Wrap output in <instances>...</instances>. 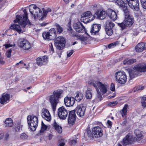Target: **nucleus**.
Segmentation results:
<instances>
[{
  "label": "nucleus",
  "mask_w": 146,
  "mask_h": 146,
  "mask_svg": "<svg viewBox=\"0 0 146 146\" xmlns=\"http://www.w3.org/2000/svg\"><path fill=\"white\" fill-rule=\"evenodd\" d=\"M123 11L124 20L121 23H118L117 25L121 29L123 30L126 29L127 27H130L132 25L134 22V19L130 10H123Z\"/></svg>",
  "instance_id": "1"
},
{
  "label": "nucleus",
  "mask_w": 146,
  "mask_h": 146,
  "mask_svg": "<svg viewBox=\"0 0 146 146\" xmlns=\"http://www.w3.org/2000/svg\"><path fill=\"white\" fill-rule=\"evenodd\" d=\"M26 10H23L24 14L22 17L19 15H16V19L14 21L15 23H18L23 28H24L27 25H32L28 18V14Z\"/></svg>",
  "instance_id": "2"
},
{
  "label": "nucleus",
  "mask_w": 146,
  "mask_h": 146,
  "mask_svg": "<svg viewBox=\"0 0 146 146\" xmlns=\"http://www.w3.org/2000/svg\"><path fill=\"white\" fill-rule=\"evenodd\" d=\"M29 10V11L35 19H38L39 20L42 21L46 17L48 12L51 11V10Z\"/></svg>",
  "instance_id": "3"
},
{
  "label": "nucleus",
  "mask_w": 146,
  "mask_h": 146,
  "mask_svg": "<svg viewBox=\"0 0 146 146\" xmlns=\"http://www.w3.org/2000/svg\"><path fill=\"white\" fill-rule=\"evenodd\" d=\"M27 119L30 129L33 131H35L38 125V117L33 115H29Z\"/></svg>",
  "instance_id": "4"
},
{
  "label": "nucleus",
  "mask_w": 146,
  "mask_h": 146,
  "mask_svg": "<svg viewBox=\"0 0 146 146\" xmlns=\"http://www.w3.org/2000/svg\"><path fill=\"white\" fill-rule=\"evenodd\" d=\"M61 93L60 92H54L53 95L51 96L50 98V102L52 106L53 111L56 110V107L58 103V99Z\"/></svg>",
  "instance_id": "5"
},
{
  "label": "nucleus",
  "mask_w": 146,
  "mask_h": 146,
  "mask_svg": "<svg viewBox=\"0 0 146 146\" xmlns=\"http://www.w3.org/2000/svg\"><path fill=\"white\" fill-rule=\"evenodd\" d=\"M44 38L47 40L54 39L56 36V30L54 28L51 29L48 32H44L42 34Z\"/></svg>",
  "instance_id": "6"
},
{
  "label": "nucleus",
  "mask_w": 146,
  "mask_h": 146,
  "mask_svg": "<svg viewBox=\"0 0 146 146\" xmlns=\"http://www.w3.org/2000/svg\"><path fill=\"white\" fill-rule=\"evenodd\" d=\"M126 77L125 72L123 71H118L115 74L116 81L122 84L125 83L127 81Z\"/></svg>",
  "instance_id": "7"
},
{
  "label": "nucleus",
  "mask_w": 146,
  "mask_h": 146,
  "mask_svg": "<svg viewBox=\"0 0 146 146\" xmlns=\"http://www.w3.org/2000/svg\"><path fill=\"white\" fill-rule=\"evenodd\" d=\"M65 40L62 36L57 37L54 40V45L57 49L62 50L64 47Z\"/></svg>",
  "instance_id": "8"
},
{
  "label": "nucleus",
  "mask_w": 146,
  "mask_h": 146,
  "mask_svg": "<svg viewBox=\"0 0 146 146\" xmlns=\"http://www.w3.org/2000/svg\"><path fill=\"white\" fill-rule=\"evenodd\" d=\"M68 111L63 106L59 108L58 109V113L59 118L62 119H66L68 116Z\"/></svg>",
  "instance_id": "9"
},
{
  "label": "nucleus",
  "mask_w": 146,
  "mask_h": 146,
  "mask_svg": "<svg viewBox=\"0 0 146 146\" xmlns=\"http://www.w3.org/2000/svg\"><path fill=\"white\" fill-rule=\"evenodd\" d=\"M92 15L91 13L89 11H87L82 13L81 15V21L82 22L85 23L89 22L90 21L94 19L95 17L93 16L92 18L90 19V18H88Z\"/></svg>",
  "instance_id": "10"
},
{
  "label": "nucleus",
  "mask_w": 146,
  "mask_h": 146,
  "mask_svg": "<svg viewBox=\"0 0 146 146\" xmlns=\"http://www.w3.org/2000/svg\"><path fill=\"white\" fill-rule=\"evenodd\" d=\"M86 107L82 104L78 105L74 110L76 112L77 115L82 117L84 116L85 113Z\"/></svg>",
  "instance_id": "11"
},
{
  "label": "nucleus",
  "mask_w": 146,
  "mask_h": 146,
  "mask_svg": "<svg viewBox=\"0 0 146 146\" xmlns=\"http://www.w3.org/2000/svg\"><path fill=\"white\" fill-rule=\"evenodd\" d=\"M20 42L19 44V46L25 50H28L29 49L31 45L29 42L26 39H20Z\"/></svg>",
  "instance_id": "12"
},
{
  "label": "nucleus",
  "mask_w": 146,
  "mask_h": 146,
  "mask_svg": "<svg viewBox=\"0 0 146 146\" xmlns=\"http://www.w3.org/2000/svg\"><path fill=\"white\" fill-rule=\"evenodd\" d=\"M92 132L96 138L102 137L103 135V130L100 127L97 126L94 127L92 129Z\"/></svg>",
  "instance_id": "13"
},
{
  "label": "nucleus",
  "mask_w": 146,
  "mask_h": 146,
  "mask_svg": "<svg viewBox=\"0 0 146 146\" xmlns=\"http://www.w3.org/2000/svg\"><path fill=\"white\" fill-rule=\"evenodd\" d=\"M76 117L75 110H73L70 111L68 115V122L70 125H72L74 124Z\"/></svg>",
  "instance_id": "14"
},
{
  "label": "nucleus",
  "mask_w": 146,
  "mask_h": 146,
  "mask_svg": "<svg viewBox=\"0 0 146 146\" xmlns=\"http://www.w3.org/2000/svg\"><path fill=\"white\" fill-rule=\"evenodd\" d=\"M134 142L132 135L129 133L123 139L122 143L123 145H126L132 143Z\"/></svg>",
  "instance_id": "15"
},
{
  "label": "nucleus",
  "mask_w": 146,
  "mask_h": 146,
  "mask_svg": "<svg viewBox=\"0 0 146 146\" xmlns=\"http://www.w3.org/2000/svg\"><path fill=\"white\" fill-rule=\"evenodd\" d=\"M129 6L132 9H139V2L138 0H126Z\"/></svg>",
  "instance_id": "16"
},
{
  "label": "nucleus",
  "mask_w": 146,
  "mask_h": 146,
  "mask_svg": "<svg viewBox=\"0 0 146 146\" xmlns=\"http://www.w3.org/2000/svg\"><path fill=\"white\" fill-rule=\"evenodd\" d=\"M133 69L137 71L144 72H146V63H142L139 64L135 66Z\"/></svg>",
  "instance_id": "17"
},
{
  "label": "nucleus",
  "mask_w": 146,
  "mask_h": 146,
  "mask_svg": "<svg viewBox=\"0 0 146 146\" xmlns=\"http://www.w3.org/2000/svg\"><path fill=\"white\" fill-rule=\"evenodd\" d=\"M101 29V25L98 24H93L91 28L90 32L92 35H95L98 34Z\"/></svg>",
  "instance_id": "18"
},
{
  "label": "nucleus",
  "mask_w": 146,
  "mask_h": 146,
  "mask_svg": "<svg viewBox=\"0 0 146 146\" xmlns=\"http://www.w3.org/2000/svg\"><path fill=\"white\" fill-rule=\"evenodd\" d=\"M48 57L44 56L42 57H38L36 59V63L39 66L46 64L48 62Z\"/></svg>",
  "instance_id": "19"
},
{
  "label": "nucleus",
  "mask_w": 146,
  "mask_h": 146,
  "mask_svg": "<svg viewBox=\"0 0 146 146\" xmlns=\"http://www.w3.org/2000/svg\"><path fill=\"white\" fill-rule=\"evenodd\" d=\"M74 29L77 32L79 33H83L85 31V28L82 24L78 22L74 25Z\"/></svg>",
  "instance_id": "20"
},
{
  "label": "nucleus",
  "mask_w": 146,
  "mask_h": 146,
  "mask_svg": "<svg viewBox=\"0 0 146 146\" xmlns=\"http://www.w3.org/2000/svg\"><path fill=\"white\" fill-rule=\"evenodd\" d=\"M75 102V99L73 97H66L64 98V102L66 106L69 107L73 106Z\"/></svg>",
  "instance_id": "21"
},
{
  "label": "nucleus",
  "mask_w": 146,
  "mask_h": 146,
  "mask_svg": "<svg viewBox=\"0 0 146 146\" xmlns=\"http://www.w3.org/2000/svg\"><path fill=\"white\" fill-rule=\"evenodd\" d=\"M41 115L42 118L48 121L51 119V117L49 111L45 109L42 110Z\"/></svg>",
  "instance_id": "22"
},
{
  "label": "nucleus",
  "mask_w": 146,
  "mask_h": 146,
  "mask_svg": "<svg viewBox=\"0 0 146 146\" xmlns=\"http://www.w3.org/2000/svg\"><path fill=\"white\" fill-rule=\"evenodd\" d=\"M102 10V11L98 10L95 13V15L97 16V17L100 19H104L107 15V11H106Z\"/></svg>",
  "instance_id": "23"
},
{
  "label": "nucleus",
  "mask_w": 146,
  "mask_h": 146,
  "mask_svg": "<svg viewBox=\"0 0 146 146\" xmlns=\"http://www.w3.org/2000/svg\"><path fill=\"white\" fill-rule=\"evenodd\" d=\"M146 49V43L141 42L138 43L135 47V50L137 52H140Z\"/></svg>",
  "instance_id": "24"
},
{
  "label": "nucleus",
  "mask_w": 146,
  "mask_h": 146,
  "mask_svg": "<svg viewBox=\"0 0 146 146\" xmlns=\"http://www.w3.org/2000/svg\"><path fill=\"white\" fill-rule=\"evenodd\" d=\"M135 135V138L137 141H139L142 139L143 137V132L138 129L135 130L134 132Z\"/></svg>",
  "instance_id": "25"
},
{
  "label": "nucleus",
  "mask_w": 146,
  "mask_h": 146,
  "mask_svg": "<svg viewBox=\"0 0 146 146\" xmlns=\"http://www.w3.org/2000/svg\"><path fill=\"white\" fill-rule=\"evenodd\" d=\"M10 98L9 94H3L0 98V103L1 104H5L9 101Z\"/></svg>",
  "instance_id": "26"
},
{
  "label": "nucleus",
  "mask_w": 146,
  "mask_h": 146,
  "mask_svg": "<svg viewBox=\"0 0 146 146\" xmlns=\"http://www.w3.org/2000/svg\"><path fill=\"white\" fill-rule=\"evenodd\" d=\"M107 15L113 20L115 21L117 18V16L116 12L113 10H108Z\"/></svg>",
  "instance_id": "27"
},
{
  "label": "nucleus",
  "mask_w": 146,
  "mask_h": 146,
  "mask_svg": "<svg viewBox=\"0 0 146 146\" xmlns=\"http://www.w3.org/2000/svg\"><path fill=\"white\" fill-rule=\"evenodd\" d=\"M98 87L100 92L103 94H105L107 92V89L108 86L104 84H102L101 82L98 83Z\"/></svg>",
  "instance_id": "28"
},
{
  "label": "nucleus",
  "mask_w": 146,
  "mask_h": 146,
  "mask_svg": "<svg viewBox=\"0 0 146 146\" xmlns=\"http://www.w3.org/2000/svg\"><path fill=\"white\" fill-rule=\"evenodd\" d=\"M13 123L12 119L10 118L6 119L4 121V126L6 127H12L13 125Z\"/></svg>",
  "instance_id": "29"
},
{
  "label": "nucleus",
  "mask_w": 146,
  "mask_h": 146,
  "mask_svg": "<svg viewBox=\"0 0 146 146\" xmlns=\"http://www.w3.org/2000/svg\"><path fill=\"white\" fill-rule=\"evenodd\" d=\"M116 4L124 9H127V4L125 3L122 0H117L115 2Z\"/></svg>",
  "instance_id": "30"
},
{
  "label": "nucleus",
  "mask_w": 146,
  "mask_h": 146,
  "mask_svg": "<svg viewBox=\"0 0 146 146\" xmlns=\"http://www.w3.org/2000/svg\"><path fill=\"white\" fill-rule=\"evenodd\" d=\"M10 28L11 29L16 31L19 33H21V28L20 25H19L13 24L10 26Z\"/></svg>",
  "instance_id": "31"
},
{
  "label": "nucleus",
  "mask_w": 146,
  "mask_h": 146,
  "mask_svg": "<svg viewBox=\"0 0 146 146\" xmlns=\"http://www.w3.org/2000/svg\"><path fill=\"white\" fill-rule=\"evenodd\" d=\"M136 61V59H126L123 61V63L125 65H128L133 64Z\"/></svg>",
  "instance_id": "32"
},
{
  "label": "nucleus",
  "mask_w": 146,
  "mask_h": 146,
  "mask_svg": "<svg viewBox=\"0 0 146 146\" xmlns=\"http://www.w3.org/2000/svg\"><path fill=\"white\" fill-rule=\"evenodd\" d=\"M83 97V94L81 92H77L76 93V95L75 96V100L78 102L82 100Z\"/></svg>",
  "instance_id": "33"
},
{
  "label": "nucleus",
  "mask_w": 146,
  "mask_h": 146,
  "mask_svg": "<svg viewBox=\"0 0 146 146\" xmlns=\"http://www.w3.org/2000/svg\"><path fill=\"white\" fill-rule=\"evenodd\" d=\"M128 107L129 106L128 104H125L121 110V113L122 117H124L127 114V109Z\"/></svg>",
  "instance_id": "34"
},
{
  "label": "nucleus",
  "mask_w": 146,
  "mask_h": 146,
  "mask_svg": "<svg viewBox=\"0 0 146 146\" xmlns=\"http://www.w3.org/2000/svg\"><path fill=\"white\" fill-rule=\"evenodd\" d=\"M67 31L71 36H76V33L73 31L72 28L69 24H68V27Z\"/></svg>",
  "instance_id": "35"
},
{
  "label": "nucleus",
  "mask_w": 146,
  "mask_h": 146,
  "mask_svg": "<svg viewBox=\"0 0 146 146\" xmlns=\"http://www.w3.org/2000/svg\"><path fill=\"white\" fill-rule=\"evenodd\" d=\"M115 25L111 20H108L106 22V27L113 29Z\"/></svg>",
  "instance_id": "36"
},
{
  "label": "nucleus",
  "mask_w": 146,
  "mask_h": 146,
  "mask_svg": "<svg viewBox=\"0 0 146 146\" xmlns=\"http://www.w3.org/2000/svg\"><path fill=\"white\" fill-rule=\"evenodd\" d=\"M55 129L58 133H60L62 132V129L61 126L58 125L56 122L54 126Z\"/></svg>",
  "instance_id": "37"
},
{
  "label": "nucleus",
  "mask_w": 146,
  "mask_h": 146,
  "mask_svg": "<svg viewBox=\"0 0 146 146\" xmlns=\"http://www.w3.org/2000/svg\"><path fill=\"white\" fill-rule=\"evenodd\" d=\"M54 25L56 27V29L57 33L60 34L62 32L63 29L62 27L56 23H55Z\"/></svg>",
  "instance_id": "38"
},
{
  "label": "nucleus",
  "mask_w": 146,
  "mask_h": 146,
  "mask_svg": "<svg viewBox=\"0 0 146 146\" xmlns=\"http://www.w3.org/2000/svg\"><path fill=\"white\" fill-rule=\"evenodd\" d=\"M113 29L105 27V30L106 34L109 36H111L113 33Z\"/></svg>",
  "instance_id": "39"
},
{
  "label": "nucleus",
  "mask_w": 146,
  "mask_h": 146,
  "mask_svg": "<svg viewBox=\"0 0 146 146\" xmlns=\"http://www.w3.org/2000/svg\"><path fill=\"white\" fill-rule=\"evenodd\" d=\"M86 134H87L88 137H93L94 135L91 132L90 128H87L86 132L84 133V135H86Z\"/></svg>",
  "instance_id": "40"
},
{
  "label": "nucleus",
  "mask_w": 146,
  "mask_h": 146,
  "mask_svg": "<svg viewBox=\"0 0 146 146\" xmlns=\"http://www.w3.org/2000/svg\"><path fill=\"white\" fill-rule=\"evenodd\" d=\"M85 97L88 99H90L92 98V93L90 90H86V92Z\"/></svg>",
  "instance_id": "41"
},
{
  "label": "nucleus",
  "mask_w": 146,
  "mask_h": 146,
  "mask_svg": "<svg viewBox=\"0 0 146 146\" xmlns=\"http://www.w3.org/2000/svg\"><path fill=\"white\" fill-rule=\"evenodd\" d=\"M130 77L131 79L136 76V74L134 70H130L129 71Z\"/></svg>",
  "instance_id": "42"
},
{
  "label": "nucleus",
  "mask_w": 146,
  "mask_h": 146,
  "mask_svg": "<svg viewBox=\"0 0 146 146\" xmlns=\"http://www.w3.org/2000/svg\"><path fill=\"white\" fill-rule=\"evenodd\" d=\"M119 41H117L115 42L109 44L108 46V47L109 48H112L115 47L117 45L119 44Z\"/></svg>",
  "instance_id": "43"
},
{
  "label": "nucleus",
  "mask_w": 146,
  "mask_h": 146,
  "mask_svg": "<svg viewBox=\"0 0 146 146\" xmlns=\"http://www.w3.org/2000/svg\"><path fill=\"white\" fill-rule=\"evenodd\" d=\"M21 123L19 122L17 123L16 126L15 125L13 127L16 131L18 132L19 131L21 128Z\"/></svg>",
  "instance_id": "44"
},
{
  "label": "nucleus",
  "mask_w": 146,
  "mask_h": 146,
  "mask_svg": "<svg viewBox=\"0 0 146 146\" xmlns=\"http://www.w3.org/2000/svg\"><path fill=\"white\" fill-rule=\"evenodd\" d=\"M96 90L97 92V98L98 100L97 101H100L102 100V96L100 92L98 89H96Z\"/></svg>",
  "instance_id": "45"
},
{
  "label": "nucleus",
  "mask_w": 146,
  "mask_h": 146,
  "mask_svg": "<svg viewBox=\"0 0 146 146\" xmlns=\"http://www.w3.org/2000/svg\"><path fill=\"white\" fill-rule=\"evenodd\" d=\"M47 127L42 121L41 123V129L40 131L42 132H43L47 129Z\"/></svg>",
  "instance_id": "46"
},
{
  "label": "nucleus",
  "mask_w": 146,
  "mask_h": 146,
  "mask_svg": "<svg viewBox=\"0 0 146 146\" xmlns=\"http://www.w3.org/2000/svg\"><path fill=\"white\" fill-rule=\"evenodd\" d=\"M100 82H98L96 81H94L92 82H91L90 84L92 86H94L95 88H97V86H98V83H100Z\"/></svg>",
  "instance_id": "47"
},
{
  "label": "nucleus",
  "mask_w": 146,
  "mask_h": 146,
  "mask_svg": "<svg viewBox=\"0 0 146 146\" xmlns=\"http://www.w3.org/2000/svg\"><path fill=\"white\" fill-rule=\"evenodd\" d=\"M12 52V50L11 49H10L8 50L6 52V55L7 57L10 58L11 56V53Z\"/></svg>",
  "instance_id": "48"
},
{
  "label": "nucleus",
  "mask_w": 146,
  "mask_h": 146,
  "mask_svg": "<svg viewBox=\"0 0 146 146\" xmlns=\"http://www.w3.org/2000/svg\"><path fill=\"white\" fill-rule=\"evenodd\" d=\"M20 138L22 139H27L28 137V136L25 133H22L20 136Z\"/></svg>",
  "instance_id": "49"
},
{
  "label": "nucleus",
  "mask_w": 146,
  "mask_h": 146,
  "mask_svg": "<svg viewBox=\"0 0 146 146\" xmlns=\"http://www.w3.org/2000/svg\"><path fill=\"white\" fill-rule=\"evenodd\" d=\"M37 8H38V9H40L38 8L36 5L34 4L31 5L29 7V9H36Z\"/></svg>",
  "instance_id": "50"
},
{
  "label": "nucleus",
  "mask_w": 146,
  "mask_h": 146,
  "mask_svg": "<svg viewBox=\"0 0 146 146\" xmlns=\"http://www.w3.org/2000/svg\"><path fill=\"white\" fill-rule=\"evenodd\" d=\"M144 88V87L143 86H139L134 88V91L135 92V91H138L139 90H143Z\"/></svg>",
  "instance_id": "51"
},
{
  "label": "nucleus",
  "mask_w": 146,
  "mask_h": 146,
  "mask_svg": "<svg viewBox=\"0 0 146 146\" xmlns=\"http://www.w3.org/2000/svg\"><path fill=\"white\" fill-rule=\"evenodd\" d=\"M64 145L65 143L62 139L59 141L58 146H64Z\"/></svg>",
  "instance_id": "52"
},
{
  "label": "nucleus",
  "mask_w": 146,
  "mask_h": 146,
  "mask_svg": "<svg viewBox=\"0 0 146 146\" xmlns=\"http://www.w3.org/2000/svg\"><path fill=\"white\" fill-rule=\"evenodd\" d=\"M139 29L141 30L142 32H145L146 31V26L145 25H142L140 27Z\"/></svg>",
  "instance_id": "53"
},
{
  "label": "nucleus",
  "mask_w": 146,
  "mask_h": 146,
  "mask_svg": "<svg viewBox=\"0 0 146 146\" xmlns=\"http://www.w3.org/2000/svg\"><path fill=\"white\" fill-rule=\"evenodd\" d=\"M139 33V29L138 28L137 29H134L133 31V33H132V34L135 36H136Z\"/></svg>",
  "instance_id": "54"
},
{
  "label": "nucleus",
  "mask_w": 146,
  "mask_h": 146,
  "mask_svg": "<svg viewBox=\"0 0 146 146\" xmlns=\"http://www.w3.org/2000/svg\"><path fill=\"white\" fill-rule=\"evenodd\" d=\"M117 102L114 101L109 102V103H108V105L111 106H113L117 105Z\"/></svg>",
  "instance_id": "55"
},
{
  "label": "nucleus",
  "mask_w": 146,
  "mask_h": 146,
  "mask_svg": "<svg viewBox=\"0 0 146 146\" xmlns=\"http://www.w3.org/2000/svg\"><path fill=\"white\" fill-rule=\"evenodd\" d=\"M78 141L77 139L72 140L70 141L69 143L71 145H74Z\"/></svg>",
  "instance_id": "56"
},
{
  "label": "nucleus",
  "mask_w": 146,
  "mask_h": 146,
  "mask_svg": "<svg viewBox=\"0 0 146 146\" xmlns=\"http://www.w3.org/2000/svg\"><path fill=\"white\" fill-rule=\"evenodd\" d=\"M101 6L99 4H95L93 6V8L97 9H101Z\"/></svg>",
  "instance_id": "57"
},
{
  "label": "nucleus",
  "mask_w": 146,
  "mask_h": 146,
  "mask_svg": "<svg viewBox=\"0 0 146 146\" xmlns=\"http://www.w3.org/2000/svg\"><path fill=\"white\" fill-rule=\"evenodd\" d=\"M3 45H4V46H5V48H7L9 47H12L13 46H15V44H14L13 45L12 44H4Z\"/></svg>",
  "instance_id": "58"
},
{
  "label": "nucleus",
  "mask_w": 146,
  "mask_h": 146,
  "mask_svg": "<svg viewBox=\"0 0 146 146\" xmlns=\"http://www.w3.org/2000/svg\"><path fill=\"white\" fill-rule=\"evenodd\" d=\"M73 52V50H71L69 51H67V54L68 57H70L72 54Z\"/></svg>",
  "instance_id": "59"
},
{
  "label": "nucleus",
  "mask_w": 146,
  "mask_h": 146,
  "mask_svg": "<svg viewBox=\"0 0 146 146\" xmlns=\"http://www.w3.org/2000/svg\"><path fill=\"white\" fill-rule=\"evenodd\" d=\"M110 89L111 90L114 91L115 90V86L114 84L112 83L111 84Z\"/></svg>",
  "instance_id": "60"
},
{
  "label": "nucleus",
  "mask_w": 146,
  "mask_h": 146,
  "mask_svg": "<svg viewBox=\"0 0 146 146\" xmlns=\"http://www.w3.org/2000/svg\"><path fill=\"white\" fill-rule=\"evenodd\" d=\"M142 106L144 108L146 107V102H141Z\"/></svg>",
  "instance_id": "61"
},
{
  "label": "nucleus",
  "mask_w": 146,
  "mask_h": 146,
  "mask_svg": "<svg viewBox=\"0 0 146 146\" xmlns=\"http://www.w3.org/2000/svg\"><path fill=\"white\" fill-rule=\"evenodd\" d=\"M49 46H50V50L52 52V53H53L54 52V50L52 43L50 44V45H49Z\"/></svg>",
  "instance_id": "62"
},
{
  "label": "nucleus",
  "mask_w": 146,
  "mask_h": 146,
  "mask_svg": "<svg viewBox=\"0 0 146 146\" xmlns=\"http://www.w3.org/2000/svg\"><path fill=\"white\" fill-rule=\"evenodd\" d=\"M5 61L3 60V57L0 58V63L1 64H3L5 63Z\"/></svg>",
  "instance_id": "63"
},
{
  "label": "nucleus",
  "mask_w": 146,
  "mask_h": 146,
  "mask_svg": "<svg viewBox=\"0 0 146 146\" xmlns=\"http://www.w3.org/2000/svg\"><path fill=\"white\" fill-rule=\"evenodd\" d=\"M143 8L144 9H146V2L141 3Z\"/></svg>",
  "instance_id": "64"
}]
</instances>
